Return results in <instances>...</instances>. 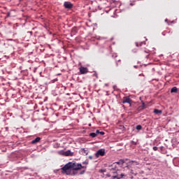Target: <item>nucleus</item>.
<instances>
[{
  "label": "nucleus",
  "instance_id": "obj_1",
  "mask_svg": "<svg viewBox=\"0 0 179 179\" xmlns=\"http://www.w3.org/2000/svg\"><path fill=\"white\" fill-rule=\"evenodd\" d=\"M86 166H82V164L76 163L75 161L69 162L62 168V173L71 176V170L78 171L81 169H86Z\"/></svg>",
  "mask_w": 179,
  "mask_h": 179
},
{
  "label": "nucleus",
  "instance_id": "obj_28",
  "mask_svg": "<svg viewBox=\"0 0 179 179\" xmlns=\"http://www.w3.org/2000/svg\"><path fill=\"white\" fill-rule=\"evenodd\" d=\"M89 159H90V160H92V159H93V156L90 155V156H89Z\"/></svg>",
  "mask_w": 179,
  "mask_h": 179
},
{
  "label": "nucleus",
  "instance_id": "obj_18",
  "mask_svg": "<svg viewBox=\"0 0 179 179\" xmlns=\"http://www.w3.org/2000/svg\"><path fill=\"white\" fill-rule=\"evenodd\" d=\"M106 171H107L106 169H100V170L99 171V173H106Z\"/></svg>",
  "mask_w": 179,
  "mask_h": 179
},
{
  "label": "nucleus",
  "instance_id": "obj_13",
  "mask_svg": "<svg viewBox=\"0 0 179 179\" xmlns=\"http://www.w3.org/2000/svg\"><path fill=\"white\" fill-rule=\"evenodd\" d=\"M154 113L155 114H162L163 111H162V110L155 109Z\"/></svg>",
  "mask_w": 179,
  "mask_h": 179
},
{
  "label": "nucleus",
  "instance_id": "obj_15",
  "mask_svg": "<svg viewBox=\"0 0 179 179\" xmlns=\"http://www.w3.org/2000/svg\"><path fill=\"white\" fill-rule=\"evenodd\" d=\"M136 129H137V131H141V129H142V126L141 124H138L136 127Z\"/></svg>",
  "mask_w": 179,
  "mask_h": 179
},
{
  "label": "nucleus",
  "instance_id": "obj_23",
  "mask_svg": "<svg viewBox=\"0 0 179 179\" xmlns=\"http://www.w3.org/2000/svg\"><path fill=\"white\" fill-rule=\"evenodd\" d=\"M130 163H136V166H138V162L136 161H131Z\"/></svg>",
  "mask_w": 179,
  "mask_h": 179
},
{
  "label": "nucleus",
  "instance_id": "obj_30",
  "mask_svg": "<svg viewBox=\"0 0 179 179\" xmlns=\"http://www.w3.org/2000/svg\"><path fill=\"white\" fill-rule=\"evenodd\" d=\"M28 33H29L31 36L33 34V31H28Z\"/></svg>",
  "mask_w": 179,
  "mask_h": 179
},
{
  "label": "nucleus",
  "instance_id": "obj_34",
  "mask_svg": "<svg viewBox=\"0 0 179 179\" xmlns=\"http://www.w3.org/2000/svg\"><path fill=\"white\" fill-rule=\"evenodd\" d=\"M134 68H138V66H136V65L134 66Z\"/></svg>",
  "mask_w": 179,
  "mask_h": 179
},
{
  "label": "nucleus",
  "instance_id": "obj_11",
  "mask_svg": "<svg viewBox=\"0 0 179 179\" xmlns=\"http://www.w3.org/2000/svg\"><path fill=\"white\" fill-rule=\"evenodd\" d=\"M80 152H82L83 154L86 155V156L89 155V150H87V148H81Z\"/></svg>",
  "mask_w": 179,
  "mask_h": 179
},
{
  "label": "nucleus",
  "instance_id": "obj_4",
  "mask_svg": "<svg viewBox=\"0 0 179 179\" xmlns=\"http://www.w3.org/2000/svg\"><path fill=\"white\" fill-rule=\"evenodd\" d=\"M59 153L63 156H73V152H72L71 150H68L67 151L62 150Z\"/></svg>",
  "mask_w": 179,
  "mask_h": 179
},
{
  "label": "nucleus",
  "instance_id": "obj_5",
  "mask_svg": "<svg viewBox=\"0 0 179 179\" xmlns=\"http://www.w3.org/2000/svg\"><path fill=\"white\" fill-rule=\"evenodd\" d=\"M122 103V104H125V103H127L131 106V104L132 103V99H131L128 96H124L123 97Z\"/></svg>",
  "mask_w": 179,
  "mask_h": 179
},
{
  "label": "nucleus",
  "instance_id": "obj_31",
  "mask_svg": "<svg viewBox=\"0 0 179 179\" xmlns=\"http://www.w3.org/2000/svg\"><path fill=\"white\" fill-rule=\"evenodd\" d=\"M9 16H10V13H8L7 14V17H9Z\"/></svg>",
  "mask_w": 179,
  "mask_h": 179
},
{
  "label": "nucleus",
  "instance_id": "obj_25",
  "mask_svg": "<svg viewBox=\"0 0 179 179\" xmlns=\"http://www.w3.org/2000/svg\"><path fill=\"white\" fill-rule=\"evenodd\" d=\"M100 135H104V131H99Z\"/></svg>",
  "mask_w": 179,
  "mask_h": 179
},
{
  "label": "nucleus",
  "instance_id": "obj_37",
  "mask_svg": "<svg viewBox=\"0 0 179 179\" xmlns=\"http://www.w3.org/2000/svg\"><path fill=\"white\" fill-rule=\"evenodd\" d=\"M6 129L8 130V127H6Z\"/></svg>",
  "mask_w": 179,
  "mask_h": 179
},
{
  "label": "nucleus",
  "instance_id": "obj_22",
  "mask_svg": "<svg viewBox=\"0 0 179 179\" xmlns=\"http://www.w3.org/2000/svg\"><path fill=\"white\" fill-rule=\"evenodd\" d=\"M6 41H15V40H13L12 38H8V39H6Z\"/></svg>",
  "mask_w": 179,
  "mask_h": 179
},
{
  "label": "nucleus",
  "instance_id": "obj_3",
  "mask_svg": "<svg viewBox=\"0 0 179 179\" xmlns=\"http://www.w3.org/2000/svg\"><path fill=\"white\" fill-rule=\"evenodd\" d=\"M106 155V150L101 148L95 153V157H100V156H104Z\"/></svg>",
  "mask_w": 179,
  "mask_h": 179
},
{
  "label": "nucleus",
  "instance_id": "obj_10",
  "mask_svg": "<svg viewBox=\"0 0 179 179\" xmlns=\"http://www.w3.org/2000/svg\"><path fill=\"white\" fill-rule=\"evenodd\" d=\"M115 165L118 164V166H122L124 163H125V160L124 159H120L119 161L114 162Z\"/></svg>",
  "mask_w": 179,
  "mask_h": 179
},
{
  "label": "nucleus",
  "instance_id": "obj_27",
  "mask_svg": "<svg viewBox=\"0 0 179 179\" xmlns=\"http://www.w3.org/2000/svg\"><path fill=\"white\" fill-rule=\"evenodd\" d=\"M106 177H110V178H111V175L110 173H108V174H106Z\"/></svg>",
  "mask_w": 179,
  "mask_h": 179
},
{
  "label": "nucleus",
  "instance_id": "obj_32",
  "mask_svg": "<svg viewBox=\"0 0 179 179\" xmlns=\"http://www.w3.org/2000/svg\"><path fill=\"white\" fill-rule=\"evenodd\" d=\"M130 5H131V6H134V3H130Z\"/></svg>",
  "mask_w": 179,
  "mask_h": 179
},
{
  "label": "nucleus",
  "instance_id": "obj_29",
  "mask_svg": "<svg viewBox=\"0 0 179 179\" xmlns=\"http://www.w3.org/2000/svg\"><path fill=\"white\" fill-rule=\"evenodd\" d=\"M142 106L145 107V102L142 101Z\"/></svg>",
  "mask_w": 179,
  "mask_h": 179
},
{
  "label": "nucleus",
  "instance_id": "obj_36",
  "mask_svg": "<svg viewBox=\"0 0 179 179\" xmlns=\"http://www.w3.org/2000/svg\"><path fill=\"white\" fill-rule=\"evenodd\" d=\"M167 20H167V19H166V20H165V22H167Z\"/></svg>",
  "mask_w": 179,
  "mask_h": 179
},
{
  "label": "nucleus",
  "instance_id": "obj_7",
  "mask_svg": "<svg viewBox=\"0 0 179 179\" xmlns=\"http://www.w3.org/2000/svg\"><path fill=\"white\" fill-rule=\"evenodd\" d=\"M79 70L81 75H85V73L89 72V69L87 67H83L82 66L79 68Z\"/></svg>",
  "mask_w": 179,
  "mask_h": 179
},
{
  "label": "nucleus",
  "instance_id": "obj_35",
  "mask_svg": "<svg viewBox=\"0 0 179 179\" xmlns=\"http://www.w3.org/2000/svg\"><path fill=\"white\" fill-rule=\"evenodd\" d=\"M89 127H92V124H89Z\"/></svg>",
  "mask_w": 179,
  "mask_h": 179
},
{
  "label": "nucleus",
  "instance_id": "obj_24",
  "mask_svg": "<svg viewBox=\"0 0 179 179\" xmlns=\"http://www.w3.org/2000/svg\"><path fill=\"white\" fill-rule=\"evenodd\" d=\"M85 170L81 171L80 172V175H82V174H85Z\"/></svg>",
  "mask_w": 179,
  "mask_h": 179
},
{
  "label": "nucleus",
  "instance_id": "obj_20",
  "mask_svg": "<svg viewBox=\"0 0 179 179\" xmlns=\"http://www.w3.org/2000/svg\"><path fill=\"white\" fill-rule=\"evenodd\" d=\"M159 149H160L159 152H163V150H164V146H161L159 148Z\"/></svg>",
  "mask_w": 179,
  "mask_h": 179
},
{
  "label": "nucleus",
  "instance_id": "obj_16",
  "mask_svg": "<svg viewBox=\"0 0 179 179\" xmlns=\"http://www.w3.org/2000/svg\"><path fill=\"white\" fill-rule=\"evenodd\" d=\"M54 148H55L56 149H58V148H59V143H55Z\"/></svg>",
  "mask_w": 179,
  "mask_h": 179
},
{
  "label": "nucleus",
  "instance_id": "obj_21",
  "mask_svg": "<svg viewBox=\"0 0 179 179\" xmlns=\"http://www.w3.org/2000/svg\"><path fill=\"white\" fill-rule=\"evenodd\" d=\"M131 143L132 145H137V143L135 142V141H131Z\"/></svg>",
  "mask_w": 179,
  "mask_h": 179
},
{
  "label": "nucleus",
  "instance_id": "obj_2",
  "mask_svg": "<svg viewBox=\"0 0 179 179\" xmlns=\"http://www.w3.org/2000/svg\"><path fill=\"white\" fill-rule=\"evenodd\" d=\"M108 169L109 170L110 174H113L110 179H122L127 177V175L124 173H121V171L118 169L115 163L109 164L108 166Z\"/></svg>",
  "mask_w": 179,
  "mask_h": 179
},
{
  "label": "nucleus",
  "instance_id": "obj_38",
  "mask_svg": "<svg viewBox=\"0 0 179 179\" xmlns=\"http://www.w3.org/2000/svg\"><path fill=\"white\" fill-rule=\"evenodd\" d=\"M73 176H75V173H73Z\"/></svg>",
  "mask_w": 179,
  "mask_h": 179
},
{
  "label": "nucleus",
  "instance_id": "obj_33",
  "mask_svg": "<svg viewBox=\"0 0 179 179\" xmlns=\"http://www.w3.org/2000/svg\"><path fill=\"white\" fill-rule=\"evenodd\" d=\"M136 47H139V45H138V43H136Z\"/></svg>",
  "mask_w": 179,
  "mask_h": 179
},
{
  "label": "nucleus",
  "instance_id": "obj_19",
  "mask_svg": "<svg viewBox=\"0 0 179 179\" xmlns=\"http://www.w3.org/2000/svg\"><path fill=\"white\" fill-rule=\"evenodd\" d=\"M83 164H89V161L85 160V161L83 162Z\"/></svg>",
  "mask_w": 179,
  "mask_h": 179
},
{
  "label": "nucleus",
  "instance_id": "obj_26",
  "mask_svg": "<svg viewBox=\"0 0 179 179\" xmlns=\"http://www.w3.org/2000/svg\"><path fill=\"white\" fill-rule=\"evenodd\" d=\"M95 134H96V135H97L98 134H100V131H99V130H96Z\"/></svg>",
  "mask_w": 179,
  "mask_h": 179
},
{
  "label": "nucleus",
  "instance_id": "obj_17",
  "mask_svg": "<svg viewBox=\"0 0 179 179\" xmlns=\"http://www.w3.org/2000/svg\"><path fill=\"white\" fill-rule=\"evenodd\" d=\"M152 150L155 151V152H157V150H159V148L156 147V146H154L152 148Z\"/></svg>",
  "mask_w": 179,
  "mask_h": 179
},
{
  "label": "nucleus",
  "instance_id": "obj_8",
  "mask_svg": "<svg viewBox=\"0 0 179 179\" xmlns=\"http://www.w3.org/2000/svg\"><path fill=\"white\" fill-rule=\"evenodd\" d=\"M76 33H78V28H76V27H74L71 29V36L73 37V36H75Z\"/></svg>",
  "mask_w": 179,
  "mask_h": 179
},
{
  "label": "nucleus",
  "instance_id": "obj_14",
  "mask_svg": "<svg viewBox=\"0 0 179 179\" xmlns=\"http://www.w3.org/2000/svg\"><path fill=\"white\" fill-rule=\"evenodd\" d=\"M89 136H91L92 138H96V136H97V134H96V133H90L89 134Z\"/></svg>",
  "mask_w": 179,
  "mask_h": 179
},
{
  "label": "nucleus",
  "instance_id": "obj_39",
  "mask_svg": "<svg viewBox=\"0 0 179 179\" xmlns=\"http://www.w3.org/2000/svg\"><path fill=\"white\" fill-rule=\"evenodd\" d=\"M143 179H147V178H143Z\"/></svg>",
  "mask_w": 179,
  "mask_h": 179
},
{
  "label": "nucleus",
  "instance_id": "obj_9",
  "mask_svg": "<svg viewBox=\"0 0 179 179\" xmlns=\"http://www.w3.org/2000/svg\"><path fill=\"white\" fill-rule=\"evenodd\" d=\"M40 141H41V138L40 137H36L35 139L32 140L31 141V143L32 145H36V143H38V142H40Z\"/></svg>",
  "mask_w": 179,
  "mask_h": 179
},
{
  "label": "nucleus",
  "instance_id": "obj_6",
  "mask_svg": "<svg viewBox=\"0 0 179 179\" xmlns=\"http://www.w3.org/2000/svg\"><path fill=\"white\" fill-rule=\"evenodd\" d=\"M64 6L66 9H72L73 8V4L71 1H65L64 3Z\"/></svg>",
  "mask_w": 179,
  "mask_h": 179
},
{
  "label": "nucleus",
  "instance_id": "obj_12",
  "mask_svg": "<svg viewBox=\"0 0 179 179\" xmlns=\"http://www.w3.org/2000/svg\"><path fill=\"white\" fill-rule=\"evenodd\" d=\"M178 92V88L177 87H173L171 90V93H177Z\"/></svg>",
  "mask_w": 179,
  "mask_h": 179
}]
</instances>
